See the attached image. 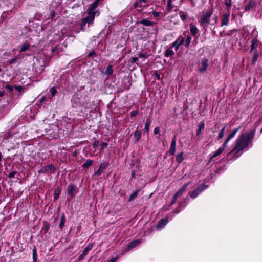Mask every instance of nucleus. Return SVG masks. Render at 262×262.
I'll return each instance as SVG.
<instances>
[{
	"label": "nucleus",
	"instance_id": "1",
	"mask_svg": "<svg viewBox=\"0 0 262 262\" xmlns=\"http://www.w3.org/2000/svg\"><path fill=\"white\" fill-rule=\"evenodd\" d=\"M99 1L100 0H96L95 2L91 5L90 8L87 10V16L82 18L80 23L81 30L84 31L85 25L88 24V26H89V25L93 24L96 14L98 13L97 15H99V12L97 10H96V9L98 6Z\"/></svg>",
	"mask_w": 262,
	"mask_h": 262
},
{
	"label": "nucleus",
	"instance_id": "2",
	"mask_svg": "<svg viewBox=\"0 0 262 262\" xmlns=\"http://www.w3.org/2000/svg\"><path fill=\"white\" fill-rule=\"evenodd\" d=\"M246 147V134H242L236 141V145L231 152L234 153V156L237 158L244 152Z\"/></svg>",
	"mask_w": 262,
	"mask_h": 262
},
{
	"label": "nucleus",
	"instance_id": "3",
	"mask_svg": "<svg viewBox=\"0 0 262 262\" xmlns=\"http://www.w3.org/2000/svg\"><path fill=\"white\" fill-rule=\"evenodd\" d=\"M212 9H208L201 16L200 20V25L206 31L208 25L210 23V18L213 14Z\"/></svg>",
	"mask_w": 262,
	"mask_h": 262
},
{
	"label": "nucleus",
	"instance_id": "4",
	"mask_svg": "<svg viewBox=\"0 0 262 262\" xmlns=\"http://www.w3.org/2000/svg\"><path fill=\"white\" fill-rule=\"evenodd\" d=\"M208 186L207 185H204V184H201L200 185L198 188L197 189H196L195 190H193L190 194V196L193 198V199H194L202 191H203L204 190H205L206 188H207Z\"/></svg>",
	"mask_w": 262,
	"mask_h": 262
},
{
	"label": "nucleus",
	"instance_id": "5",
	"mask_svg": "<svg viewBox=\"0 0 262 262\" xmlns=\"http://www.w3.org/2000/svg\"><path fill=\"white\" fill-rule=\"evenodd\" d=\"M208 67V60L207 59L204 58L202 59L201 63L199 65V71L201 73H204L207 69Z\"/></svg>",
	"mask_w": 262,
	"mask_h": 262
},
{
	"label": "nucleus",
	"instance_id": "6",
	"mask_svg": "<svg viewBox=\"0 0 262 262\" xmlns=\"http://www.w3.org/2000/svg\"><path fill=\"white\" fill-rule=\"evenodd\" d=\"M227 147V145L224 143L223 145L220 147L216 151H215L213 154H212L210 157L209 162L212 161L214 158L217 157L220 155L225 150V149Z\"/></svg>",
	"mask_w": 262,
	"mask_h": 262
},
{
	"label": "nucleus",
	"instance_id": "7",
	"mask_svg": "<svg viewBox=\"0 0 262 262\" xmlns=\"http://www.w3.org/2000/svg\"><path fill=\"white\" fill-rule=\"evenodd\" d=\"M76 192V187L72 184H70L68 187V199H72Z\"/></svg>",
	"mask_w": 262,
	"mask_h": 262
},
{
	"label": "nucleus",
	"instance_id": "8",
	"mask_svg": "<svg viewBox=\"0 0 262 262\" xmlns=\"http://www.w3.org/2000/svg\"><path fill=\"white\" fill-rule=\"evenodd\" d=\"M184 42V38L182 37H179L175 41L172 43V47L174 48L176 50H178L181 45Z\"/></svg>",
	"mask_w": 262,
	"mask_h": 262
},
{
	"label": "nucleus",
	"instance_id": "9",
	"mask_svg": "<svg viewBox=\"0 0 262 262\" xmlns=\"http://www.w3.org/2000/svg\"><path fill=\"white\" fill-rule=\"evenodd\" d=\"M230 15V12H228L223 15L221 24L222 26H227L229 24Z\"/></svg>",
	"mask_w": 262,
	"mask_h": 262
},
{
	"label": "nucleus",
	"instance_id": "10",
	"mask_svg": "<svg viewBox=\"0 0 262 262\" xmlns=\"http://www.w3.org/2000/svg\"><path fill=\"white\" fill-rule=\"evenodd\" d=\"M108 164L106 162H103L101 163L99 169L95 173V175L97 176H99L101 174L103 170L106 168V167L108 166Z\"/></svg>",
	"mask_w": 262,
	"mask_h": 262
},
{
	"label": "nucleus",
	"instance_id": "11",
	"mask_svg": "<svg viewBox=\"0 0 262 262\" xmlns=\"http://www.w3.org/2000/svg\"><path fill=\"white\" fill-rule=\"evenodd\" d=\"M168 223L167 219H162L159 220L156 228V229L159 230L163 228Z\"/></svg>",
	"mask_w": 262,
	"mask_h": 262
},
{
	"label": "nucleus",
	"instance_id": "12",
	"mask_svg": "<svg viewBox=\"0 0 262 262\" xmlns=\"http://www.w3.org/2000/svg\"><path fill=\"white\" fill-rule=\"evenodd\" d=\"M239 129V127L234 129L232 132V133L230 135H229V136H228V137L227 138V139L224 142L225 143V144H226L227 145H228V143L229 142V141L235 136L236 134L238 131Z\"/></svg>",
	"mask_w": 262,
	"mask_h": 262
},
{
	"label": "nucleus",
	"instance_id": "13",
	"mask_svg": "<svg viewBox=\"0 0 262 262\" xmlns=\"http://www.w3.org/2000/svg\"><path fill=\"white\" fill-rule=\"evenodd\" d=\"M190 31L191 35L195 36L198 34L199 31L195 25H194L193 23H191L190 24Z\"/></svg>",
	"mask_w": 262,
	"mask_h": 262
},
{
	"label": "nucleus",
	"instance_id": "14",
	"mask_svg": "<svg viewBox=\"0 0 262 262\" xmlns=\"http://www.w3.org/2000/svg\"><path fill=\"white\" fill-rule=\"evenodd\" d=\"M176 140L175 137L173 138L172 140L170 147L169 150V152L171 155H173L175 153L176 151Z\"/></svg>",
	"mask_w": 262,
	"mask_h": 262
},
{
	"label": "nucleus",
	"instance_id": "15",
	"mask_svg": "<svg viewBox=\"0 0 262 262\" xmlns=\"http://www.w3.org/2000/svg\"><path fill=\"white\" fill-rule=\"evenodd\" d=\"M189 183H187L185 184L174 194V198H177L179 196L181 195L183 192H184L186 189V188L188 187Z\"/></svg>",
	"mask_w": 262,
	"mask_h": 262
},
{
	"label": "nucleus",
	"instance_id": "16",
	"mask_svg": "<svg viewBox=\"0 0 262 262\" xmlns=\"http://www.w3.org/2000/svg\"><path fill=\"white\" fill-rule=\"evenodd\" d=\"M140 243V240H134V241H133L132 242H131L130 243H129L127 246V249L128 250H130L131 249H133L135 247H136V246H137L138 245H139Z\"/></svg>",
	"mask_w": 262,
	"mask_h": 262
},
{
	"label": "nucleus",
	"instance_id": "17",
	"mask_svg": "<svg viewBox=\"0 0 262 262\" xmlns=\"http://www.w3.org/2000/svg\"><path fill=\"white\" fill-rule=\"evenodd\" d=\"M29 48H30V45L29 43H26V42L23 43L20 46L19 52L22 53V52H25V51L28 50L29 49Z\"/></svg>",
	"mask_w": 262,
	"mask_h": 262
},
{
	"label": "nucleus",
	"instance_id": "18",
	"mask_svg": "<svg viewBox=\"0 0 262 262\" xmlns=\"http://www.w3.org/2000/svg\"><path fill=\"white\" fill-rule=\"evenodd\" d=\"M140 23L145 26H151L154 25V22L151 21L147 19H143L140 21Z\"/></svg>",
	"mask_w": 262,
	"mask_h": 262
},
{
	"label": "nucleus",
	"instance_id": "19",
	"mask_svg": "<svg viewBox=\"0 0 262 262\" xmlns=\"http://www.w3.org/2000/svg\"><path fill=\"white\" fill-rule=\"evenodd\" d=\"M257 39L255 38V39H253L252 41H251V49H250V51L252 52L255 49H256L257 47Z\"/></svg>",
	"mask_w": 262,
	"mask_h": 262
},
{
	"label": "nucleus",
	"instance_id": "20",
	"mask_svg": "<svg viewBox=\"0 0 262 262\" xmlns=\"http://www.w3.org/2000/svg\"><path fill=\"white\" fill-rule=\"evenodd\" d=\"M141 133L139 130H136L134 133V138L135 142H138L141 138Z\"/></svg>",
	"mask_w": 262,
	"mask_h": 262
},
{
	"label": "nucleus",
	"instance_id": "21",
	"mask_svg": "<svg viewBox=\"0 0 262 262\" xmlns=\"http://www.w3.org/2000/svg\"><path fill=\"white\" fill-rule=\"evenodd\" d=\"M93 247L92 245H88L83 250L82 254L81 256H84L88 254V252L92 249Z\"/></svg>",
	"mask_w": 262,
	"mask_h": 262
},
{
	"label": "nucleus",
	"instance_id": "22",
	"mask_svg": "<svg viewBox=\"0 0 262 262\" xmlns=\"http://www.w3.org/2000/svg\"><path fill=\"white\" fill-rule=\"evenodd\" d=\"M65 222H66V217H65L64 214L63 213L61 216V219H60V221L59 225V228L61 229H63V227L64 225Z\"/></svg>",
	"mask_w": 262,
	"mask_h": 262
},
{
	"label": "nucleus",
	"instance_id": "23",
	"mask_svg": "<svg viewBox=\"0 0 262 262\" xmlns=\"http://www.w3.org/2000/svg\"><path fill=\"white\" fill-rule=\"evenodd\" d=\"M151 120L149 118H147L144 127V132L147 133L149 131V126L151 124Z\"/></svg>",
	"mask_w": 262,
	"mask_h": 262
},
{
	"label": "nucleus",
	"instance_id": "24",
	"mask_svg": "<svg viewBox=\"0 0 262 262\" xmlns=\"http://www.w3.org/2000/svg\"><path fill=\"white\" fill-rule=\"evenodd\" d=\"M93 161L92 160L88 159L82 165V167L85 168H88L90 167L93 164Z\"/></svg>",
	"mask_w": 262,
	"mask_h": 262
},
{
	"label": "nucleus",
	"instance_id": "25",
	"mask_svg": "<svg viewBox=\"0 0 262 262\" xmlns=\"http://www.w3.org/2000/svg\"><path fill=\"white\" fill-rule=\"evenodd\" d=\"M50 228V225L47 222H45L43 226L41 229V231L44 232L45 233H47Z\"/></svg>",
	"mask_w": 262,
	"mask_h": 262
},
{
	"label": "nucleus",
	"instance_id": "26",
	"mask_svg": "<svg viewBox=\"0 0 262 262\" xmlns=\"http://www.w3.org/2000/svg\"><path fill=\"white\" fill-rule=\"evenodd\" d=\"M183 160V152L178 154L176 156V161L178 163H181Z\"/></svg>",
	"mask_w": 262,
	"mask_h": 262
},
{
	"label": "nucleus",
	"instance_id": "27",
	"mask_svg": "<svg viewBox=\"0 0 262 262\" xmlns=\"http://www.w3.org/2000/svg\"><path fill=\"white\" fill-rule=\"evenodd\" d=\"M254 134L255 132L252 130L249 133L248 135H247V146H248V142L253 138Z\"/></svg>",
	"mask_w": 262,
	"mask_h": 262
},
{
	"label": "nucleus",
	"instance_id": "28",
	"mask_svg": "<svg viewBox=\"0 0 262 262\" xmlns=\"http://www.w3.org/2000/svg\"><path fill=\"white\" fill-rule=\"evenodd\" d=\"M174 54V51L171 49H168L165 51V55L166 57H170Z\"/></svg>",
	"mask_w": 262,
	"mask_h": 262
},
{
	"label": "nucleus",
	"instance_id": "29",
	"mask_svg": "<svg viewBox=\"0 0 262 262\" xmlns=\"http://www.w3.org/2000/svg\"><path fill=\"white\" fill-rule=\"evenodd\" d=\"M140 190L139 189H138L136 191H135V192H134L133 193H132L130 196H129V200L128 201H132L133 200H134L135 198L137 197V194L138 193H139Z\"/></svg>",
	"mask_w": 262,
	"mask_h": 262
},
{
	"label": "nucleus",
	"instance_id": "30",
	"mask_svg": "<svg viewBox=\"0 0 262 262\" xmlns=\"http://www.w3.org/2000/svg\"><path fill=\"white\" fill-rule=\"evenodd\" d=\"M47 169H48V171H49V172L50 173H53L55 172V167L53 165H49L48 166H47Z\"/></svg>",
	"mask_w": 262,
	"mask_h": 262
},
{
	"label": "nucleus",
	"instance_id": "31",
	"mask_svg": "<svg viewBox=\"0 0 262 262\" xmlns=\"http://www.w3.org/2000/svg\"><path fill=\"white\" fill-rule=\"evenodd\" d=\"M113 72V67L111 65H109L108 66H107L106 69L105 73L107 75H111L112 74Z\"/></svg>",
	"mask_w": 262,
	"mask_h": 262
},
{
	"label": "nucleus",
	"instance_id": "32",
	"mask_svg": "<svg viewBox=\"0 0 262 262\" xmlns=\"http://www.w3.org/2000/svg\"><path fill=\"white\" fill-rule=\"evenodd\" d=\"M191 36L189 35L187 36L185 41V46H186V47H188L189 46L191 42Z\"/></svg>",
	"mask_w": 262,
	"mask_h": 262
},
{
	"label": "nucleus",
	"instance_id": "33",
	"mask_svg": "<svg viewBox=\"0 0 262 262\" xmlns=\"http://www.w3.org/2000/svg\"><path fill=\"white\" fill-rule=\"evenodd\" d=\"M180 17L183 21H185L187 19V15L184 12H181L180 13Z\"/></svg>",
	"mask_w": 262,
	"mask_h": 262
},
{
	"label": "nucleus",
	"instance_id": "34",
	"mask_svg": "<svg viewBox=\"0 0 262 262\" xmlns=\"http://www.w3.org/2000/svg\"><path fill=\"white\" fill-rule=\"evenodd\" d=\"M255 4V0H250L249 2L248 6H247V9H250L253 7Z\"/></svg>",
	"mask_w": 262,
	"mask_h": 262
},
{
	"label": "nucleus",
	"instance_id": "35",
	"mask_svg": "<svg viewBox=\"0 0 262 262\" xmlns=\"http://www.w3.org/2000/svg\"><path fill=\"white\" fill-rule=\"evenodd\" d=\"M225 130V126H224V127L221 129L220 132L219 133L218 135V139H221L224 137V133Z\"/></svg>",
	"mask_w": 262,
	"mask_h": 262
},
{
	"label": "nucleus",
	"instance_id": "36",
	"mask_svg": "<svg viewBox=\"0 0 262 262\" xmlns=\"http://www.w3.org/2000/svg\"><path fill=\"white\" fill-rule=\"evenodd\" d=\"M173 8L172 2L171 0L167 1V9L168 11H170Z\"/></svg>",
	"mask_w": 262,
	"mask_h": 262
},
{
	"label": "nucleus",
	"instance_id": "37",
	"mask_svg": "<svg viewBox=\"0 0 262 262\" xmlns=\"http://www.w3.org/2000/svg\"><path fill=\"white\" fill-rule=\"evenodd\" d=\"M225 4L228 8V12H230L229 10L231 6V0H226L225 2Z\"/></svg>",
	"mask_w": 262,
	"mask_h": 262
},
{
	"label": "nucleus",
	"instance_id": "38",
	"mask_svg": "<svg viewBox=\"0 0 262 262\" xmlns=\"http://www.w3.org/2000/svg\"><path fill=\"white\" fill-rule=\"evenodd\" d=\"M18 60V58L16 57H15L14 58L10 60H8V63L9 64H15L17 60Z\"/></svg>",
	"mask_w": 262,
	"mask_h": 262
},
{
	"label": "nucleus",
	"instance_id": "39",
	"mask_svg": "<svg viewBox=\"0 0 262 262\" xmlns=\"http://www.w3.org/2000/svg\"><path fill=\"white\" fill-rule=\"evenodd\" d=\"M258 53H257V51H254V54L253 56V62H255L256 61V60L258 58Z\"/></svg>",
	"mask_w": 262,
	"mask_h": 262
},
{
	"label": "nucleus",
	"instance_id": "40",
	"mask_svg": "<svg viewBox=\"0 0 262 262\" xmlns=\"http://www.w3.org/2000/svg\"><path fill=\"white\" fill-rule=\"evenodd\" d=\"M48 172V169H47V166H46L45 167H43L40 170H39V171H38V172L40 173H47Z\"/></svg>",
	"mask_w": 262,
	"mask_h": 262
},
{
	"label": "nucleus",
	"instance_id": "41",
	"mask_svg": "<svg viewBox=\"0 0 262 262\" xmlns=\"http://www.w3.org/2000/svg\"><path fill=\"white\" fill-rule=\"evenodd\" d=\"M36 255H37V253H36V248H34V249L33 250V259L34 261H36Z\"/></svg>",
	"mask_w": 262,
	"mask_h": 262
},
{
	"label": "nucleus",
	"instance_id": "42",
	"mask_svg": "<svg viewBox=\"0 0 262 262\" xmlns=\"http://www.w3.org/2000/svg\"><path fill=\"white\" fill-rule=\"evenodd\" d=\"M50 91L51 93V97H53L56 93V90L54 87L51 88Z\"/></svg>",
	"mask_w": 262,
	"mask_h": 262
},
{
	"label": "nucleus",
	"instance_id": "43",
	"mask_svg": "<svg viewBox=\"0 0 262 262\" xmlns=\"http://www.w3.org/2000/svg\"><path fill=\"white\" fill-rule=\"evenodd\" d=\"M204 127V123H202V124H200L199 125V129H198V132H197V133H196V135H198L201 132V130L202 129H203Z\"/></svg>",
	"mask_w": 262,
	"mask_h": 262
},
{
	"label": "nucleus",
	"instance_id": "44",
	"mask_svg": "<svg viewBox=\"0 0 262 262\" xmlns=\"http://www.w3.org/2000/svg\"><path fill=\"white\" fill-rule=\"evenodd\" d=\"M6 89L7 90L9 91L10 92H12V91H13V86H12V85H9V84H7V85H6Z\"/></svg>",
	"mask_w": 262,
	"mask_h": 262
},
{
	"label": "nucleus",
	"instance_id": "45",
	"mask_svg": "<svg viewBox=\"0 0 262 262\" xmlns=\"http://www.w3.org/2000/svg\"><path fill=\"white\" fill-rule=\"evenodd\" d=\"M59 193H60V191H57V190H55V192H54V198H55V200H57L58 197H59Z\"/></svg>",
	"mask_w": 262,
	"mask_h": 262
},
{
	"label": "nucleus",
	"instance_id": "46",
	"mask_svg": "<svg viewBox=\"0 0 262 262\" xmlns=\"http://www.w3.org/2000/svg\"><path fill=\"white\" fill-rule=\"evenodd\" d=\"M16 174V172L15 171H12L9 173V177L10 178H13L15 177Z\"/></svg>",
	"mask_w": 262,
	"mask_h": 262
},
{
	"label": "nucleus",
	"instance_id": "47",
	"mask_svg": "<svg viewBox=\"0 0 262 262\" xmlns=\"http://www.w3.org/2000/svg\"><path fill=\"white\" fill-rule=\"evenodd\" d=\"M138 113V111H132L130 112V116L132 117H134L135 116H136Z\"/></svg>",
	"mask_w": 262,
	"mask_h": 262
},
{
	"label": "nucleus",
	"instance_id": "48",
	"mask_svg": "<svg viewBox=\"0 0 262 262\" xmlns=\"http://www.w3.org/2000/svg\"><path fill=\"white\" fill-rule=\"evenodd\" d=\"M107 146V143H106V142H103L101 145V149H103L104 148H105V147H106Z\"/></svg>",
	"mask_w": 262,
	"mask_h": 262
},
{
	"label": "nucleus",
	"instance_id": "49",
	"mask_svg": "<svg viewBox=\"0 0 262 262\" xmlns=\"http://www.w3.org/2000/svg\"><path fill=\"white\" fill-rule=\"evenodd\" d=\"M152 14H153V15H154V16L155 17H159V15H160V13H159V12H156V11L153 12L152 13Z\"/></svg>",
	"mask_w": 262,
	"mask_h": 262
},
{
	"label": "nucleus",
	"instance_id": "50",
	"mask_svg": "<svg viewBox=\"0 0 262 262\" xmlns=\"http://www.w3.org/2000/svg\"><path fill=\"white\" fill-rule=\"evenodd\" d=\"M154 133L155 135L159 133V128L158 127L155 128L154 130Z\"/></svg>",
	"mask_w": 262,
	"mask_h": 262
},
{
	"label": "nucleus",
	"instance_id": "51",
	"mask_svg": "<svg viewBox=\"0 0 262 262\" xmlns=\"http://www.w3.org/2000/svg\"><path fill=\"white\" fill-rule=\"evenodd\" d=\"M15 89L16 90H17L18 91H21V90L23 89V88L22 86H15Z\"/></svg>",
	"mask_w": 262,
	"mask_h": 262
},
{
	"label": "nucleus",
	"instance_id": "52",
	"mask_svg": "<svg viewBox=\"0 0 262 262\" xmlns=\"http://www.w3.org/2000/svg\"><path fill=\"white\" fill-rule=\"evenodd\" d=\"M137 60H138L137 57H133L132 59V62H133V63L136 62Z\"/></svg>",
	"mask_w": 262,
	"mask_h": 262
},
{
	"label": "nucleus",
	"instance_id": "53",
	"mask_svg": "<svg viewBox=\"0 0 262 262\" xmlns=\"http://www.w3.org/2000/svg\"><path fill=\"white\" fill-rule=\"evenodd\" d=\"M139 57L140 58H146L147 57V55L145 54H140L139 55Z\"/></svg>",
	"mask_w": 262,
	"mask_h": 262
},
{
	"label": "nucleus",
	"instance_id": "54",
	"mask_svg": "<svg viewBox=\"0 0 262 262\" xmlns=\"http://www.w3.org/2000/svg\"><path fill=\"white\" fill-rule=\"evenodd\" d=\"M117 257H114L112 259H111V260H110L109 262H116L117 260Z\"/></svg>",
	"mask_w": 262,
	"mask_h": 262
},
{
	"label": "nucleus",
	"instance_id": "55",
	"mask_svg": "<svg viewBox=\"0 0 262 262\" xmlns=\"http://www.w3.org/2000/svg\"><path fill=\"white\" fill-rule=\"evenodd\" d=\"M94 54H95V52H93V51H92V52H90V53H89V55H88V56H89V57H92V56H93V55H94Z\"/></svg>",
	"mask_w": 262,
	"mask_h": 262
},
{
	"label": "nucleus",
	"instance_id": "56",
	"mask_svg": "<svg viewBox=\"0 0 262 262\" xmlns=\"http://www.w3.org/2000/svg\"><path fill=\"white\" fill-rule=\"evenodd\" d=\"M155 76H156V77L157 79L159 80L160 79V76L159 74H158L157 73H155Z\"/></svg>",
	"mask_w": 262,
	"mask_h": 262
},
{
	"label": "nucleus",
	"instance_id": "57",
	"mask_svg": "<svg viewBox=\"0 0 262 262\" xmlns=\"http://www.w3.org/2000/svg\"><path fill=\"white\" fill-rule=\"evenodd\" d=\"M177 199V198H176V199H175V198H174V196H173V200H172V202H171V205H173V204H174V203H175V202H176V201Z\"/></svg>",
	"mask_w": 262,
	"mask_h": 262
},
{
	"label": "nucleus",
	"instance_id": "58",
	"mask_svg": "<svg viewBox=\"0 0 262 262\" xmlns=\"http://www.w3.org/2000/svg\"><path fill=\"white\" fill-rule=\"evenodd\" d=\"M98 141H95L94 143V144H93V145H94V147L98 146Z\"/></svg>",
	"mask_w": 262,
	"mask_h": 262
},
{
	"label": "nucleus",
	"instance_id": "59",
	"mask_svg": "<svg viewBox=\"0 0 262 262\" xmlns=\"http://www.w3.org/2000/svg\"><path fill=\"white\" fill-rule=\"evenodd\" d=\"M190 1L192 6H195V2L194 0H190Z\"/></svg>",
	"mask_w": 262,
	"mask_h": 262
},
{
	"label": "nucleus",
	"instance_id": "60",
	"mask_svg": "<svg viewBox=\"0 0 262 262\" xmlns=\"http://www.w3.org/2000/svg\"><path fill=\"white\" fill-rule=\"evenodd\" d=\"M4 91H0V97H2L4 95Z\"/></svg>",
	"mask_w": 262,
	"mask_h": 262
},
{
	"label": "nucleus",
	"instance_id": "61",
	"mask_svg": "<svg viewBox=\"0 0 262 262\" xmlns=\"http://www.w3.org/2000/svg\"><path fill=\"white\" fill-rule=\"evenodd\" d=\"M140 2L141 3H144V4H145L147 2V0H140Z\"/></svg>",
	"mask_w": 262,
	"mask_h": 262
},
{
	"label": "nucleus",
	"instance_id": "62",
	"mask_svg": "<svg viewBox=\"0 0 262 262\" xmlns=\"http://www.w3.org/2000/svg\"><path fill=\"white\" fill-rule=\"evenodd\" d=\"M180 209H176V210L174 211V213H179V212H180Z\"/></svg>",
	"mask_w": 262,
	"mask_h": 262
},
{
	"label": "nucleus",
	"instance_id": "63",
	"mask_svg": "<svg viewBox=\"0 0 262 262\" xmlns=\"http://www.w3.org/2000/svg\"><path fill=\"white\" fill-rule=\"evenodd\" d=\"M139 6V3H136L135 4H134V7L135 8H137Z\"/></svg>",
	"mask_w": 262,
	"mask_h": 262
},
{
	"label": "nucleus",
	"instance_id": "64",
	"mask_svg": "<svg viewBox=\"0 0 262 262\" xmlns=\"http://www.w3.org/2000/svg\"><path fill=\"white\" fill-rule=\"evenodd\" d=\"M135 171H133L132 173V177L133 178L135 176Z\"/></svg>",
	"mask_w": 262,
	"mask_h": 262
}]
</instances>
